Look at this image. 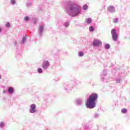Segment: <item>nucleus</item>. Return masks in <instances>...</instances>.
I'll return each mask as SVG.
<instances>
[{
  "label": "nucleus",
  "instance_id": "nucleus-8",
  "mask_svg": "<svg viewBox=\"0 0 130 130\" xmlns=\"http://www.w3.org/2000/svg\"><path fill=\"white\" fill-rule=\"evenodd\" d=\"M14 92V88L13 87H9L8 88V92L12 94Z\"/></svg>",
  "mask_w": 130,
  "mask_h": 130
},
{
  "label": "nucleus",
  "instance_id": "nucleus-12",
  "mask_svg": "<svg viewBox=\"0 0 130 130\" xmlns=\"http://www.w3.org/2000/svg\"><path fill=\"white\" fill-rule=\"evenodd\" d=\"M126 111H127V109L125 108H123L121 110V112L122 113H126Z\"/></svg>",
  "mask_w": 130,
  "mask_h": 130
},
{
  "label": "nucleus",
  "instance_id": "nucleus-10",
  "mask_svg": "<svg viewBox=\"0 0 130 130\" xmlns=\"http://www.w3.org/2000/svg\"><path fill=\"white\" fill-rule=\"evenodd\" d=\"M43 29H44L43 26H40L39 31L41 34H42V32H43Z\"/></svg>",
  "mask_w": 130,
  "mask_h": 130
},
{
  "label": "nucleus",
  "instance_id": "nucleus-16",
  "mask_svg": "<svg viewBox=\"0 0 130 130\" xmlns=\"http://www.w3.org/2000/svg\"><path fill=\"white\" fill-rule=\"evenodd\" d=\"M78 55L79 56H83V55H84V53L82 52H80Z\"/></svg>",
  "mask_w": 130,
  "mask_h": 130
},
{
  "label": "nucleus",
  "instance_id": "nucleus-18",
  "mask_svg": "<svg viewBox=\"0 0 130 130\" xmlns=\"http://www.w3.org/2000/svg\"><path fill=\"white\" fill-rule=\"evenodd\" d=\"M26 37H23V39H22V43H24V42H25V41H26Z\"/></svg>",
  "mask_w": 130,
  "mask_h": 130
},
{
  "label": "nucleus",
  "instance_id": "nucleus-1",
  "mask_svg": "<svg viewBox=\"0 0 130 130\" xmlns=\"http://www.w3.org/2000/svg\"><path fill=\"white\" fill-rule=\"evenodd\" d=\"M98 98V95L96 93H92L87 99L85 105L88 108H94L96 106V103L95 101L97 100Z\"/></svg>",
  "mask_w": 130,
  "mask_h": 130
},
{
  "label": "nucleus",
  "instance_id": "nucleus-11",
  "mask_svg": "<svg viewBox=\"0 0 130 130\" xmlns=\"http://www.w3.org/2000/svg\"><path fill=\"white\" fill-rule=\"evenodd\" d=\"M105 48H106V49H109V48H110V45L108 44H106L105 45Z\"/></svg>",
  "mask_w": 130,
  "mask_h": 130
},
{
  "label": "nucleus",
  "instance_id": "nucleus-20",
  "mask_svg": "<svg viewBox=\"0 0 130 130\" xmlns=\"http://www.w3.org/2000/svg\"><path fill=\"white\" fill-rule=\"evenodd\" d=\"M10 23L7 22V23H6V27H10Z\"/></svg>",
  "mask_w": 130,
  "mask_h": 130
},
{
  "label": "nucleus",
  "instance_id": "nucleus-24",
  "mask_svg": "<svg viewBox=\"0 0 130 130\" xmlns=\"http://www.w3.org/2000/svg\"><path fill=\"white\" fill-rule=\"evenodd\" d=\"M2 79V76L0 75V79Z\"/></svg>",
  "mask_w": 130,
  "mask_h": 130
},
{
  "label": "nucleus",
  "instance_id": "nucleus-25",
  "mask_svg": "<svg viewBox=\"0 0 130 130\" xmlns=\"http://www.w3.org/2000/svg\"><path fill=\"white\" fill-rule=\"evenodd\" d=\"M12 1H14V0H12Z\"/></svg>",
  "mask_w": 130,
  "mask_h": 130
},
{
  "label": "nucleus",
  "instance_id": "nucleus-6",
  "mask_svg": "<svg viewBox=\"0 0 130 130\" xmlns=\"http://www.w3.org/2000/svg\"><path fill=\"white\" fill-rule=\"evenodd\" d=\"M35 108H36V105L34 104H31L30 106V112H31V113H34L35 111H36L35 110Z\"/></svg>",
  "mask_w": 130,
  "mask_h": 130
},
{
  "label": "nucleus",
  "instance_id": "nucleus-23",
  "mask_svg": "<svg viewBox=\"0 0 130 130\" xmlns=\"http://www.w3.org/2000/svg\"><path fill=\"white\" fill-rule=\"evenodd\" d=\"M0 32H2V28L0 27Z\"/></svg>",
  "mask_w": 130,
  "mask_h": 130
},
{
  "label": "nucleus",
  "instance_id": "nucleus-9",
  "mask_svg": "<svg viewBox=\"0 0 130 130\" xmlns=\"http://www.w3.org/2000/svg\"><path fill=\"white\" fill-rule=\"evenodd\" d=\"M86 23H87V24H91V23H92V19L90 18H88L86 20Z\"/></svg>",
  "mask_w": 130,
  "mask_h": 130
},
{
  "label": "nucleus",
  "instance_id": "nucleus-21",
  "mask_svg": "<svg viewBox=\"0 0 130 130\" xmlns=\"http://www.w3.org/2000/svg\"><path fill=\"white\" fill-rule=\"evenodd\" d=\"M0 126H1V127H3V126H4V123L1 122L0 123Z\"/></svg>",
  "mask_w": 130,
  "mask_h": 130
},
{
  "label": "nucleus",
  "instance_id": "nucleus-5",
  "mask_svg": "<svg viewBox=\"0 0 130 130\" xmlns=\"http://www.w3.org/2000/svg\"><path fill=\"white\" fill-rule=\"evenodd\" d=\"M49 66V62H48V61H45L43 63L42 68L44 69V70H46V69L48 68Z\"/></svg>",
  "mask_w": 130,
  "mask_h": 130
},
{
  "label": "nucleus",
  "instance_id": "nucleus-17",
  "mask_svg": "<svg viewBox=\"0 0 130 130\" xmlns=\"http://www.w3.org/2000/svg\"><path fill=\"white\" fill-rule=\"evenodd\" d=\"M69 25H70V22L65 23V27H69Z\"/></svg>",
  "mask_w": 130,
  "mask_h": 130
},
{
  "label": "nucleus",
  "instance_id": "nucleus-15",
  "mask_svg": "<svg viewBox=\"0 0 130 130\" xmlns=\"http://www.w3.org/2000/svg\"><path fill=\"white\" fill-rule=\"evenodd\" d=\"M87 9H88V6L87 5L83 6V10H87Z\"/></svg>",
  "mask_w": 130,
  "mask_h": 130
},
{
  "label": "nucleus",
  "instance_id": "nucleus-13",
  "mask_svg": "<svg viewBox=\"0 0 130 130\" xmlns=\"http://www.w3.org/2000/svg\"><path fill=\"white\" fill-rule=\"evenodd\" d=\"M89 31H90V32H93V31H94V27H93V26H90V27L89 28Z\"/></svg>",
  "mask_w": 130,
  "mask_h": 130
},
{
  "label": "nucleus",
  "instance_id": "nucleus-14",
  "mask_svg": "<svg viewBox=\"0 0 130 130\" xmlns=\"http://www.w3.org/2000/svg\"><path fill=\"white\" fill-rule=\"evenodd\" d=\"M38 73H39V74L42 73V72H43L42 69L38 68Z\"/></svg>",
  "mask_w": 130,
  "mask_h": 130
},
{
  "label": "nucleus",
  "instance_id": "nucleus-22",
  "mask_svg": "<svg viewBox=\"0 0 130 130\" xmlns=\"http://www.w3.org/2000/svg\"><path fill=\"white\" fill-rule=\"evenodd\" d=\"M11 4L12 5H14V4H16V2L15 1H11Z\"/></svg>",
  "mask_w": 130,
  "mask_h": 130
},
{
  "label": "nucleus",
  "instance_id": "nucleus-19",
  "mask_svg": "<svg viewBox=\"0 0 130 130\" xmlns=\"http://www.w3.org/2000/svg\"><path fill=\"white\" fill-rule=\"evenodd\" d=\"M28 20H29V17H27V16H25L24 17V21H28Z\"/></svg>",
  "mask_w": 130,
  "mask_h": 130
},
{
  "label": "nucleus",
  "instance_id": "nucleus-3",
  "mask_svg": "<svg viewBox=\"0 0 130 130\" xmlns=\"http://www.w3.org/2000/svg\"><path fill=\"white\" fill-rule=\"evenodd\" d=\"M111 34L112 35L113 40L114 41H117V38H118V35L116 34V30L112 29L111 30Z\"/></svg>",
  "mask_w": 130,
  "mask_h": 130
},
{
  "label": "nucleus",
  "instance_id": "nucleus-7",
  "mask_svg": "<svg viewBox=\"0 0 130 130\" xmlns=\"http://www.w3.org/2000/svg\"><path fill=\"white\" fill-rule=\"evenodd\" d=\"M108 12H110V13H113L114 12H115V9H114V7L112 6H109L108 8Z\"/></svg>",
  "mask_w": 130,
  "mask_h": 130
},
{
  "label": "nucleus",
  "instance_id": "nucleus-2",
  "mask_svg": "<svg viewBox=\"0 0 130 130\" xmlns=\"http://www.w3.org/2000/svg\"><path fill=\"white\" fill-rule=\"evenodd\" d=\"M70 15L72 17H75V16H77L78 14L80 13V10L77 9L76 8L71 9Z\"/></svg>",
  "mask_w": 130,
  "mask_h": 130
},
{
  "label": "nucleus",
  "instance_id": "nucleus-4",
  "mask_svg": "<svg viewBox=\"0 0 130 130\" xmlns=\"http://www.w3.org/2000/svg\"><path fill=\"white\" fill-rule=\"evenodd\" d=\"M93 46H101L102 45V42L99 40L95 39L93 42Z\"/></svg>",
  "mask_w": 130,
  "mask_h": 130
}]
</instances>
